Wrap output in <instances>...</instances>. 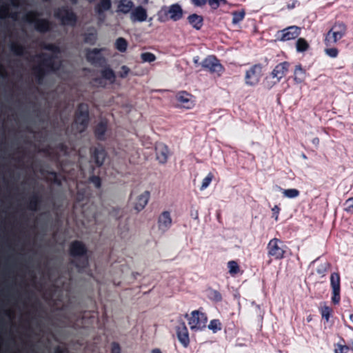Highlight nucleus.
Returning <instances> with one entry per match:
<instances>
[{
  "label": "nucleus",
  "instance_id": "obj_1",
  "mask_svg": "<svg viewBox=\"0 0 353 353\" xmlns=\"http://www.w3.org/2000/svg\"><path fill=\"white\" fill-rule=\"evenodd\" d=\"M46 49L49 51L51 57L48 58L41 56L36 57L39 64L34 70L39 75L46 72L58 70L60 64L59 48L53 45H48L46 46Z\"/></svg>",
  "mask_w": 353,
  "mask_h": 353
},
{
  "label": "nucleus",
  "instance_id": "obj_2",
  "mask_svg": "<svg viewBox=\"0 0 353 353\" xmlns=\"http://www.w3.org/2000/svg\"><path fill=\"white\" fill-rule=\"evenodd\" d=\"M288 68L289 63L288 62H283L276 65L270 75L264 79L263 86L268 90L273 88L285 76Z\"/></svg>",
  "mask_w": 353,
  "mask_h": 353
},
{
  "label": "nucleus",
  "instance_id": "obj_3",
  "mask_svg": "<svg viewBox=\"0 0 353 353\" xmlns=\"http://www.w3.org/2000/svg\"><path fill=\"white\" fill-rule=\"evenodd\" d=\"M157 15L158 20L161 22H164L168 19L177 21L183 18V11L179 4L174 3L168 7L161 8Z\"/></svg>",
  "mask_w": 353,
  "mask_h": 353
},
{
  "label": "nucleus",
  "instance_id": "obj_4",
  "mask_svg": "<svg viewBox=\"0 0 353 353\" xmlns=\"http://www.w3.org/2000/svg\"><path fill=\"white\" fill-rule=\"evenodd\" d=\"M190 328L192 331H201L206 327L207 316L199 310L192 311L190 315L186 314Z\"/></svg>",
  "mask_w": 353,
  "mask_h": 353
},
{
  "label": "nucleus",
  "instance_id": "obj_5",
  "mask_svg": "<svg viewBox=\"0 0 353 353\" xmlns=\"http://www.w3.org/2000/svg\"><path fill=\"white\" fill-rule=\"evenodd\" d=\"M346 26L343 23H336L327 33L325 43L327 46L336 43L342 39L346 32Z\"/></svg>",
  "mask_w": 353,
  "mask_h": 353
},
{
  "label": "nucleus",
  "instance_id": "obj_6",
  "mask_svg": "<svg viewBox=\"0 0 353 353\" xmlns=\"http://www.w3.org/2000/svg\"><path fill=\"white\" fill-rule=\"evenodd\" d=\"M262 76V65L255 64L245 71V83L248 86L254 87L256 85Z\"/></svg>",
  "mask_w": 353,
  "mask_h": 353
},
{
  "label": "nucleus",
  "instance_id": "obj_7",
  "mask_svg": "<svg viewBox=\"0 0 353 353\" xmlns=\"http://www.w3.org/2000/svg\"><path fill=\"white\" fill-rule=\"evenodd\" d=\"M54 16L59 19L62 24L74 26L77 23V16L74 12L65 7L58 9L54 12Z\"/></svg>",
  "mask_w": 353,
  "mask_h": 353
},
{
  "label": "nucleus",
  "instance_id": "obj_8",
  "mask_svg": "<svg viewBox=\"0 0 353 353\" xmlns=\"http://www.w3.org/2000/svg\"><path fill=\"white\" fill-rule=\"evenodd\" d=\"M268 253L275 259H281L285 254L283 243L278 239H272L268 244Z\"/></svg>",
  "mask_w": 353,
  "mask_h": 353
},
{
  "label": "nucleus",
  "instance_id": "obj_9",
  "mask_svg": "<svg viewBox=\"0 0 353 353\" xmlns=\"http://www.w3.org/2000/svg\"><path fill=\"white\" fill-rule=\"evenodd\" d=\"M23 20L26 22L34 24L35 28L40 32H45L50 28L49 22L41 19L37 13L30 12L23 16Z\"/></svg>",
  "mask_w": 353,
  "mask_h": 353
},
{
  "label": "nucleus",
  "instance_id": "obj_10",
  "mask_svg": "<svg viewBox=\"0 0 353 353\" xmlns=\"http://www.w3.org/2000/svg\"><path fill=\"white\" fill-rule=\"evenodd\" d=\"M88 123V106L84 104L79 105L77 117L74 123V125L77 131L81 132H83Z\"/></svg>",
  "mask_w": 353,
  "mask_h": 353
},
{
  "label": "nucleus",
  "instance_id": "obj_11",
  "mask_svg": "<svg viewBox=\"0 0 353 353\" xmlns=\"http://www.w3.org/2000/svg\"><path fill=\"white\" fill-rule=\"evenodd\" d=\"M201 65L204 69L218 75H220L223 71V67L214 56L207 57L203 60Z\"/></svg>",
  "mask_w": 353,
  "mask_h": 353
},
{
  "label": "nucleus",
  "instance_id": "obj_12",
  "mask_svg": "<svg viewBox=\"0 0 353 353\" xmlns=\"http://www.w3.org/2000/svg\"><path fill=\"white\" fill-rule=\"evenodd\" d=\"M177 105L185 109H192L195 105L194 97L185 91H181L176 94Z\"/></svg>",
  "mask_w": 353,
  "mask_h": 353
},
{
  "label": "nucleus",
  "instance_id": "obj_13",
  "mask_svg": "<svg viewBox=\"0 0 353 353\" xmlns=\"http://www.w3.org/2000/svg\"><path fill=\"white\" fill-rule=\"evenodd\" d=\"M300 34V29L297 26H290L282 30L278 31L276 37L280 41H288L294 39Z\"/></svg>",
  "mask_w": 353,
  "mask_h": 353
},
{
  "label": "nucleus",
  "instance_id": "obj_14",
  "mask_svg": "<svg viewBox=\"0 0 353 353\" xmlns=\"http://www.w3.org/2000/svg\"><path fill=\"white\" fill-rule=\"evenodd\" d=\"M129 17L132 23L144 22L148 19L147 9L141 5L134 6Z\"/></svg>",
  "mask_w": 353,
  "mask_h": 353
},
{
  "label": "nucleus",
  "instance_id": "obj_15",
  "mask_svg": "<svg viewBox=\"0 0 353 353\" xmlns=\"http://www.w3.org/2000/svg\"><path fill=\"white\" fill-rule=\"evenodd\" d=\"M330 285L332 290V301L334 304H338L340 301V276L337 272L331 274Z\"/></svg>",
  "mask_w": 353,
  "mask_h": 353
},
{
  "label": "nucleus",
  "instance_id": "obj_16",
  "mask_svg": "<svg viewBox=\"0 0 353 353\" xmlns=\"http://www.w3.org/2000/svg\"><path fill=\"white\" fill-rule=\"evenodd\" d=\"M156 158L159 163L164 164L167 162L170 155L168 147L162 143H159L155 146Z\"/></svg>",
  "mask_w": 353,
  "mask_h": 353
},
{
  "label": "nucleus",
  "instance_id": "obj_17",
  "mask_svg": "<svg viewBox=\"0 0 353 353\" xmlns=\"http://www.w3.org/2000/svg\"><path fill=\"white\" fill-rule=\"evenodd\" d=\"M150 196V192L148 190H145L139 194L134 201V208L137 212L143 210L149 201Z\"/></svg>",
  "mask_w": 353,
  "mask_h": 353
},
{
  "label": "nucleus",
  "instance_id": "obj_18",
  "mask_svg": "<svg viewBox=\"0 0 353 353\" xmlns=\"http://www.w3.org/2000/svg\"><path fill=\"white\" fill-rule=\"evenodd\" d=\"M177 337L180 343L184 346L187 347L190 343L189 335L188 329L185 323L181 321L176 327Z\"/></svg>",
  "mask_w": 353,
  "mask_h": 353
},
{
  "label": "nucleus",
  "instance_id": "obj_19",
  "mask_svg": "<svg viewBox=\"0 0 353 353\" xmlns=\"http://www.w3.org/2000/svg\"><path fill=\"white\" fill-rule=\"evenodd\" d=\"M172 225V218L168 211L163 212L158 219L159 229L163 232L167 231Z\"/></svg>",
  "mask_w": 353,
  "mask_h": 353
},
{
  "label": "nucleus",
  "instance_id": "obj_20",
  "mask_svg": "<svg viewBox=\"0 0 353 353\" xmlns=\"http://www.w3.org/2000/svg\"><path fill=\"white\" fill-rule=\"evenodd\" d=\"M112 8V0H98L97 3L94 7V11L99 17H101L103 14L110 10Z\"/></svg>",
  "mask_w": 353,
  "mask_h": 353
},
{
  "label": "nucleus",
  "instance_id": "obj_21",
  "mask_svg": "<svg viewBox=\"0 0 353 353\" xmlns=\"http://www.w3.org/2000/svg\"><path fill=\"white\" fill-rule=\"evenodd\" d=\"M133 7L134 3L132 1L119 0L117 3V12L123 14H130Z\"/></svg>",
  "mask_w": 353,
  "mask_h": 353
},
{
  "label": "nucleus",
  "instance_id": "obj_22",
  "mask_svg": "<svg viewBox=\"0 0 353 353\" xmlns=\"http://www.w3.org/2000/svg\"><path fill=\"white\" fill-rule=\"evenodd\" d=\"M307 77V73L300 64L295 65L294 70V81L296 83H303Z\"/></svg>",
  "mask_w": 353,
  "mask_h": 353
},
{
  "label": "nucleus",
  "instance_id": "obj_23",
  "mask_svg": "<svg viewBox=\"0 0 353 353\" xmlns=\"http://www.w3.org/2000/svg\"><path fill=\"white\" fill-rule=\"evenodd\" d=\"M85 251L84 245L79 241H75L71 244L70 253L72 256H82L85 253Z\"/></svg>",
  "mask_w": 353,
  "mask_h": 353
},
{
  "label": "nucleus",
  "instance_id": "obj_24",
  "mask_svg": "<svg viewBox=\"0 0 353 353\" xmlns=\"http://www.w3.org/2000/svg\"><path fill=\"white\" fill-rule=\"evenodd\" d=\"M106 157V154L103 148H95L92 153V158L97 165H101Z\"/></svg>",
  "mask_w": 353,
  "mask_h": 353
},
{
  "label": "nucleus",
  "instance_id": "obj_25",
  "mask_svg": "<svg viewBox=\"0 0 353 353\" xmlns=\"http://www.w3.org/2000/svg\"><path fill=\"white\" fill-rule=\"evenodd\" d=\"M190 25L196 30H200L203 26V17L196 14H192L188 17Z\"/></svg>",
  "mask_w": 353,
  "mask_h": 353
},
{
  "label": "nucleus",
  "instance_id": "obj_26",
  "mask_svg": "<svg viewBox=\"0 0 353 353\" xmlns=\"http://www.w3.org/2000/svg\"><path fill=\"white\" fill-rule=\"evenodd\" d=\"M279 189L283 196L287 199H295L300 195L299 190L296 188L283 189L281 188H279Z\"/></svg>",
  "mask_w": 353,
  "mask_h": 353
},
{
  "label": "nucleus",
  "instance_id": "obj_27",
  "mask_svg": "<svg viewBox=\"0 0 353 353\" xmlns=\"http://www.w3.org/2000/svg\"><path fill=\"white\" fill-rule=\"evenodd\" d=\"M128 46V42L123 37H119L114 41V48L121 53L127 51Z\"/></svg>",
  "mask_w": 353,
  "mask_h": 353
},
{
  "label": "nucleus",
  "instance_id": "obj_28",
  "mask_svg": "<svg viewBox=\"0 0 353 353\" xmlns=\"http://www.w3.org/2000/svg\"><path fill=\"white\" fill-rule=\"evenodd\" d=\"M107 129V123L105 121H101L96 127L95 135L99 139H103Z\"/></svg>",
  "mask_w": 353,
  "mask_h": 353
},
{
  "label": "nucleus",
  "instance_id": "obj_29",
  "mask_svg": "<svg viewBox=\"0 0 353 353\" xmlns=\"http://www.w3.org/2000/svg\"><path fill=\"white\" fill-rule=\"evenodd\" d=\"M97 39V31L94 28H90L85 34L84 40L86 43L94 44Z\"/></svg>",
  "mask_w": 353,
  "mask_h": 353
},
{
  "label": "nucleus",
  "instance_id": "obj_30",
  "mask_svg": "<svg viewBox=\"0 0 353 353\" xmlns=\"http://www.w3.org/2000/svg\"><path fill=\"white\" fill-rule=\"evenodd\" d=\"M102 78L109 83L114 82L116 77L112 70L110 68L104 69L101 71Z\"/></svg>",
  "mask_w": 353,
  "mask_h": 353
},
{
  "label": "nucleus",
  "instance_id": "obj_31",
  "mask_svg": "<svg viewBox=\"0 0 353 353\" xmlns=\"http://www.w3.org/2000/svg\"><path fill=\"white\" fill-rule=\"evenodd\" d=\"M309 43L303 38H299L296 42V50L298 52H303L309 49Z\"/></svg>",
  "mask_w": 353,
  "mask_h": 353
},
{
  "label": "nucleus",
  "instance_id": "obj_32",
  "mask_svg": "<svg viewBox=\"0 0 353 353\" xmlns=\"http://www.w3.org/2000/svg\"><path fill=\"white\" fill-rule=\"evenodd\" d=\"M142 63H152L156 61L157 57L152 52H145L140 54Z\"/></svg>",
  "mask_w": 353,
  "mask_h": 353
},
{
  "label": "nucleus",
  "instance_id": "obj_33",
  "mask_svg": "<svg viewBox=\"0 0 353 353\" xmlns=\"http://www.w3.org/2000/svg\"><path fill=\"white\" fill-rule=\"evenodd\" d=\"M228 268L229 273L231 275H235L239 272V266L235 261H230L228 263Z\"/></svg>",
  "mask_w": 353,
  "mask_h": 353
},
{
  "label": "nucleus",
  "instance_id": "obj_34",
  "mask_svg": "<svg viewBox=\"0 0 353 353\" xmlns=\"http://www.w3.org/2000/svg\"><path fill=\"white\" fill-rule=\"evenodd\" d=\"M208 327L209 330H212L214 333H216L218 331L221 330V324L219 320L213 319L210 322Z\"/></svg>",
  "mask_w": 353,
  "mask_h": 353
},
{
  "label": "nucleus",
  "instance_id": "obj_35",
  "mask_svg": "<svg viewBox=\"0 0 353 353\" xmlns=\"http://www.w3.org/2000/svg\"><path fill=\"white\" fill-rule=\"evenodd\" d=\"M245 12L243 10L239 11V12H234L232 13V23L237 24L239 22H241L244 17H245Z\"/></svg>",
  "mask_w": 353,
  "mask_h": 353
},
{
  "label": "nucleus",
  "instance_id": "obj_36",
  "mask_svg": "<svg viewBox=\"0 0 353 353\" xmlns=\"http://www.w3.org/2000/svg\"><path fill=\"white\" fill-rule=\"evenodd\" d=\"M213 177V174L211 172L208 173L207 176L202 180L200 190L203 191L205 190L211 183Z\"/></svg>",
  "mask_w": 353,
  "mask_h": 353
},
{
  "label": "nucleus",
  "instance_id": "obj_37",
  "mask_svg": "<svg viewBox=\"0 0 353 353\" xmlns=\"http://www.w3.org/2000/svg\"><path fill=\"white\" fill-rule=\"evenodd\" d=\"M10 17L14 20H17L20 18V17L17 14H10L8 10L6 9H1L0 10V17L1 18H6Z\"/></svg>",
  "mask_w": 353,
  "mask_h": 353
},
{
  "label": "nucleus",
  "instance_id": "obj_38",
  "mask_svg": "<svg viewBox=\"0 0 353 353\" xmlns=\"http://www.w3.org/2000/svg\"><path fill=\"white\" fill-rule=\"evenodd\" d=\"M207 3L212 9L216 10L221 4H225L227 2L226 0H208Z\"/></svg>",
  "mask_w": 353,
  "mask_h": 353
},
{
  "label": "nucleus",
  "instance_id": "obj_39",
  "mask_svg": "<svg viewBox=\"0 0 353 353\" xmlns=\"http://www.w3.org/2000/svg\"><path fill=\"white\" fill-rule=\"evenodd\" d=\"M325 53L331 58H336L338 56L339 51L336 48H330L325 49Z\"/></svg>",
  "mask_w": 353,
  "mask_h": 353
},
{
  "label": "nucleus",
  "instance_id": "obj_40",
  "mask_svg": "<svg viewBox=\"0 0 353 353\" xmlns=\"http://www.w3.org/2000/svg\"><path fill=\"white\" fill-rule=\"evenodd\" d=\"M101 50H99V49H93L92 50H90L89 51L88 53H87V59L90 61H92V62H94V57L95 56H98L99 52H100Z\"/></svg>",
  "mask_w": 353,
  "mask_h": 353
},
{
  "label": "nucleus",
  "instance_id": "obj_41",
  "mask_svg": "<svg viewBox=\"0 0 353 353\" xmlns=\"http://www.w3.org/2000/svg\"><path fill=\"white\" fill-rule=\"evenodd\" d=\"M130 72V69L128 66L122 65L118 74L121 78H125L129 74Z\"/></svg>",
  "mask_w": 353,
  "mask_h": 353
},
{
  "label": "nucleus",
  "instance_id": "obj_42",
  "mask_svg": "<svg viewBox=\"0 0 353 353\" xmlns=\"http://www.w3.org/2000/svg\"><path fill=\"white\" fill-rule=\"evenodd\" d=\"M345 210L347 212H353V197L349 198L345 203Z\"/></svg>",
  "mask_w": 353,
  "mask_h": 353
},
{
  "label": "nucleus",
  "instance_id": "obj_43",
  "mask_svg": "<svg viewBox=\"0 0 353 353\" xmlns=\"http://www.w3.org/2000/svg\"><path fill=\"white\" fill-rule=\"evenodd\" d=\"M330 314L331 309L329 307L325 306L321 309V315L323 318L326 319V321L329 320Z\"/></svg>",
  "mask_w": 353,
  "mask_h": 353
},
{
  "label": "nucleus",
  "instance_id": "obj_44",
  "mask_svg": "<svg viewBox=\"0 0 353 353\" xmlns=\"http://www.w3.org/2000/svg\"><path fill=\"white\" fill-rule=\"evenodd\" d=\"M349 347L347 345H338L335 350V353H347L349 351Z\"/></svg>",
  "mask_w": 353,
  "mask_h": 353
},
{
  "label": "nucleus",
  "instance_id": "obj_45",
  "mask_svg": "<svg viewBox=\"0 0 353 353\" xmlns=\"http://www.w3.org/2000/svg\"><path fill=\"white\" fill-rule=\"evenodd\" d=\"M272 216L274 218V220L276 221H278L279 219V212H280V208L278 205H274L272 208Z\"/></svg>",
  "mask_w": 353,
  "mask_h": 353
},
{
  "label": "nucleus",
  "instance_id": "obj_46",
  "mask_svg": "<svg viewBox=\"0 0 353 353\" xmlns=\"http://www.w3.org/2000/svg\"><path fill=\"white\" fill-rule=\"evenodd\" d=\"M12 50L17 54H22L23 53V48L18 45H12Z\"/></svg>",
  "mask_w": 353,
  "mask_h": 353
},
{
  "label": "nucleus",
  "instance_id": "obj_47",
  "mask_svg": "<svg viewBox=\"0 0 353 353\" xmlns=\"http://www.w3.org/2000/svg\"><path fill=\"white\" fill-rule=\"evenodd\" d=\"M208 0H191L192 3L196 7H203L207 3Z\"/></svg>",
  "mask_w": 353,
  "mask_h": 353
},
{
  "label": "nucleus",
  "instance_id": "obj_48",
  "mask_svg": "<svg viewBox=\"0 0 353 353\" xmlns=\"http://www.w3.org/2000/svg\"><path fill=\"white\" fill-rule=\"evenodd\" d=\"M91 182L94 185L96 188H99L101 185L100 179L97 176H93L91 178Z\"/></svg>",
  "mask_w": 353,
  "mask_h": 353
},
{
  "label": "nucleus",
  "instance_id": "obj_49",
  "mask_svg": "<svg viewBox=\"0 0 353 353\" xmlns=\"http://www.w3.org/2000/svg\"><path fill=\"white\" fill-rule=\"evenodd\" d=\"M112 353H121V349L117 343H113L112 345Z\"/></svg>",
  "mask_w": 353,
  "mask_h": 353
},
{
  "label": "nucleus",
  "instance_id": "obj_50",
  "mask_svg": "<svg viewBox=\"0 0 353 353\" xmlns=\"http://www.w3.org/2000/svg\"><path fill=\"white\" fill-rule=\"evenodd\" d=\"M191 216L194 219H197L198 217H199V213H198V211L197 210H195L194 212H191Z\"/></svg>",
  "mask_w": 353,
  "mask_h": 353
},
{
  "label": "nucleus",
  "instance_id": "obj_51",
  "mask_svg": "<svg viewBox=\"0 0 353 353\" xmlns=\"http://www.w3.org/2000/svg\"><path fill=\"white\" fill-rule=\"evenodd\" d=\"M312 142L313 144L317 146L319 144V138L315 137L312 139Z\"/></svg>",
  "mask_w": 353,
  "mask_h": 353
},
{
  "label": "nucleus",
  "instance_id": "obj_52",
  "mask_svg": "<svg viewBox=\"0 0 353 353\" xmlns=\"http://www.w3.org/2000/svg\"><path fill=\"white\" fill-rule=\"evenodd\" d=\"M151 353H162L159 349H154L151 351Z\"/></svg>",
  "mask_w": 353,
  "mask_h": 353
},
{
  "label": "nucleus",
  "instance_id": "obj_53",
  "mask_svg": "<svg viewBox=\"0 0 353 353\" xmlns=\"http://www.w3.org/2000/svg\"><path fill=\"white\" fill-rule=\"evenodd\" d=\"M11 3H12V4L13 6H18V1H17V0H12V1H11Z\"/></svg>",
  "mask_w": 353,
  "mask_h": 353
},
{
  "label": "nucleus",
  "instance_id": "obj_54",
  "mask_svg": "<svg viewBox=\"0 0 353 353\" xmlns=\"http://www.w3.org/2000/svg\"><path fill=\"white\" fill-rule=\"evenodd\" d=\"M56 353H63V352L59 347L56 350Z\"/></svg>",
  "mask_w": 353,
  "mask_h": 353
},
{
  "label": "nucleus",
  "instance_id": "obj_55",
  "mask_svg": "<svg viewBox=\"0 0 353 353\" xmlns=\"http://www.w3.org/2000/svg\"><path fill=\"white\" fill-rule=\"evenodd\" d=\"M148 2H149V0H142V3H143V4H148Z\"/></svg>",
  "mask_w": 353,
  "mask_h": 353
},
{
  "label": "nucleus",
  "instance_id": "obj_56",
  "mask_svg": "<svg viewBox=\"0 0 353 353\" xmlns=\"http://www.w3.org/2000/svg\"><path fill=\"white\" fill-rule=\"evenodd\" d=\"M350 319L353 323V314L350 315Z\"/></svg>",
  "mask_w": 353,
  "mask_h": 353
},
{
  "label": "nucleus",
  "instance_id": "obj_57",
  "mask_svg": "<svg viewBox=\"0 0 353 353\" xmlns=\"http://www.w3.org/2000/svg\"><path fill=\"white\" fill-rule=\"evenodd\" d=\"M71 1H72L73 3H77L78 0H71Z\"/></svg>",
  "mask_w": 353,
  "mask_h": 353
},
{
  "label": "nucleus",
  "instance_id": "obj_58",
  "mask_svg": "<svg viewBox=\"0 0 353 353\" xmlns=\"http://www.w3.org/2000/svg\"><path fill=\"white\" fill-rule=\"evenodd\" d=\"M194 62L195 63H198V59H194Z\"/></svg>",
  "mask_w": 353,
  "mask_h": 353
},
{
  "label": "nucleus",
  "instance_id": "obj_59",
  "mask_svg": "<svg viewBox=\"0 0 353 353\" xmlns=\"http://www.w3.org/2000/svg\"><path fill=\"white\" fill-rule=\"evenodd\" d=\"M303 158L306 159V156L305 154H303Z\"/></svg>",
  "mask_w": 353,
  "mask_h": 353
},
{
  "label": "nucleus",
  "instance_id": "obj_60",
  "mask_svg": "<svg viewBox=\"0 0 353 353\" xmlns=\"http://www.w3.org/2000/svg\"><path fill=\"white\" fill-rule=\"evenodd\" d=\"M89 2H93L94 0H88Z\"/></svg>",
  "mask_w": 353,
  "mask_h": 353
},
{
  "label": "nucleus",
  "instance_id": "obj_61",
  "mask_svg": "<svg viewBox=\"0 0 353 353\" xmlns=\"http://www.w3.org/2000/svg\"><path fill=\"white\" fill-rule=\"evenodd\" d=\"M352 350H353V341H352Z\"/></svg>",
  "mask_w": 353,
  "mask_h": 353
}]
</instances>
